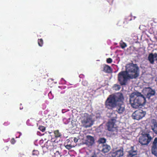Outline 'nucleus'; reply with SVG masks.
Wrapping results in <instances>:
<instances>
[{"label": "nucleus", "instance_id": "obj_1", "mask_svg": "<svg viewBox=\"0 0 157 157\" xmlns=\"http://www.w3.org/2000/svg\"><path fill=\"white\" fill-rule=\"evenodd\" d=\"M124 100L123 94L121 93L110 95L105 102V108L112 110L116 107L117 112L119 113H122L125 109L124 106L123 104Z\"/></svg>", "mask_w": 157, "mask_h": 157}, {"label": "nucleus", "instance_id": "obj_2", "mask_svg": "<svg viewBox=\"0 0 157 157\" xmlns=\"http://www.w3.org/2000/svg\"><path fill=\"white\" fill-rule=\"evenodd\" d=\"M126 72L130 76V78H136L137 77V66L132 63L127 64L125 67Z\"/></svg>", "mask_w": 157, "mask_h": 157}, {"label": "nucleus", "instance_id": "obj_3", "mask_svg": "<svg viewBox=\"0 0 157 157\" xmlns=\"http://www.w3.org/2000/svg\"><path fill=\"white\" fill-rule=\"evenodd\" d=\"M80 120L82 126L85 128L90 127L93 124L91 117L87 113L82 114Z\"/></svg>", "mask_w": 157, "mask_h": 157}, {"label": "nucleus", "instance_id": "obj_4", "mask_svg": "<svg viewBox=\"0 0 157 157\" xmlns=\"http://www.w3.org/2000/svg\"><path fill=\"white\" fill-rule=\"evenodd\" d=\"M139 135V141L142 145H147L152 139L149 134L144 132H140Z\"/></svg>", "mask_w": 157, "mask_h": 157}, {"label": "nucleus", "instance_id": "obj_5", "mask_svg": "<svg viewBox=\"0 0 157 157\" xmlns=\"http://www.w3.org/2000/svg\"><path fill=\"white\" fill-rule=\"evenodd\" d=\"M130 76L124 71L119 72L118 75V80L121 85H124L126 84L128 78Z\"/></svg>", "mask_w": 157, "mask_h": 157}, {"label": "nucleus", "instance_id": "obj_6", "mask_svg": "<svg viewBox=\"0 0 157 157\" xmlns=\"http://www.w3.org/2000/svg\"><path fill=\"white\" fill-rule=\"evenodd\" d=\"M137 94L134 92L132 93L130 96L129 101L132 106L135 109L137 108Z\"/></svg>", "mask_w": 157, "mask_h": 157}, {"label": "nucleus", "instance_id": "obj_7", "mask_svg": "<svg viewBox=\"0 0 157 157\" xmlns=\"http://www.w3.org/2000/svg\"><path fill=\"white\" fill-rule=\"evenodd\" d=\"M143 93L146 96L147 98L149 99L150 98L154 96L155 94V90H153L150 87H145L143 90Z\"/></svg>", "mask_w": 157, "mask_h": 157}, {"label": "nucleus", "instance_id": "obj_8", "mask_svg": "<svg viewBox=\"0 0 157 157\" xmlns=\"http://www.w3.org/2000/svg\"><path fill=\"white\" fill-rule=\"evenodd\" d=\"M115 122L116 120L115 119H111L107 123L106 125L109 131L114 130V129L116 128Z\"/></svg>", "mask_w": 157, "mask_h": 157}, {"label": "nucleus", "instance_id": "obj_9", "mask_svg": "<svg viewBox=\"0 0 157 157\" xmlns=\"http://www.w3.org/2000/svg\"><path fill=\"white\" fill-rule=\"evenodd\" d=\"M151 152L152 154L157 156V137H155L152 143Z\"/></svg>", "mask_w": 157, "mask_h": 157}, {"label": "nucleus", "instance_id": "obj_10", "mask_svg": "<svg viewBox=\"0 0 157 157\" xmlns=\"http://www.w3.org/2000/svg\"><path fill=\"white\" fill-rule=\"evenodd\" d=\"M48 140L44 144V146L49 150H51L53 149L55 146H56L57 143L55 142V141Z\"/></svg>", "mask_w": 157, "mask_h": 157}, {"label": "nucleus", "instance_id": "obj_11", "mask_svg": "<svg viewBox=\"0 0 157 157\" xmlns=\"http://www.w3.org/2000/svg\"><path fill=\"white\" fill-rule=\"evenodd\" d=\"M146 102L145 98L140 93L138 92V104L139 105H144Z\"/></svg>", "mask_w": 157, "mask_h": 157}, {"label": "nucleus", "instance_id": "obj_12", "mask_svg": "<svg viewBox=\"0 0 157 157\" xmlns=\"http://www.w3.org/2000/svg\"><path fill=\"white\" fill-rule=\"evenodd\" d=\"M157 53H155L154 54L152 53H151L149 54L148 59L151 64H154L155 60H157Z\"/></svg>", "mask_w": 157, "mask_h": 157}, {"label": "nucleus", "instance_id": "obj_13", "mask_svg": "<svg viewBox=\"0 0 157 157\" xmlns=\"http://www.w3.org/2000/svg\"><path fill=\"white\" fill-rule=\"evenodd\" d=\"M124 155V151L123 148L117 150L112 154L113 157H121Z\"/></svg>", "mask_w": 157, "mask_h": 157}, {"label": "nucleus", "instance_id": "obj_14", "mask_svg": "<svg viewBox=\"0 0 157 157\" xmlns=\"http://www.w3.org/2000/svg\"><path fill=\"white\" fill-rule=\"evenodd\" d=\"M86 141L89 144V145H92L94 143V137L90 136H86Z\"/></svg>", "mask_w": 157, "mask_h": 157}, {"label": "nucleus", "instance_id": "obj_15", "mask_svg": "<svg viewBox=\"0 0 157 157\" xmlns=\"http://www.w3.org/2000/svg\"><path fill=\"white\" fill-rule=\"evenodd\" d=\"M111 149L110 147L106 144H103L102 145V149L101 151L104 153L108 152Z\"/></svg>", "mask_w": 157, "mask_h": 157}, {"label": "nucleus", "instance_id": "obj_16", "mask_svg": "<svg viewBox=\"0 0 157 157\" xmlns=\"http://www.w3.org/2000/svg\"><path fill=\"white\" fill-rule=\"evenodd\" d=\"M128 154L127 157H137V152L136 151L130 150L128 152Z\"/></svg>", "mask_w": 157, "mask_h": 157}, {"label": "nucleus", "instance_id": "obj_17", "mask_svg": "<svg viewBox=\"0 0 157 157\" xmlns=\"http://www.w3.org/2000/svg\"><path fill=\"white\" fill-rule=\"evenodd\" d=\"M103 71L106 73H111L112 72V70L110 67L105 65L104 67Z\"/></svg>", "mask_w": 157, "mask_h": 157}, {"label": "nucleus", "instance_id": "obj_18", "mask_svg": "<svg viewBox=\"0 0 157 157\" xmlns=\"http://www.w3.org/2000/svg\"><path fill=\"white\" fill-rule=\"evenodd\" d=\"M146 112L141 109H139L138 111V120L141 119L144 117L146 114Z\"/></svg>", "mask_w": 157, "mask_h": 157}, {"label": "nucleus", "instance_id": "obj_19", "mask_svg": "<svg viewBox=\"0 0 157 157\" xmlns=\"http://www.w3.org/2000/svg\"><path fill=\"white\" fill-rule=\"evenodd\" d=\"M54 133L55 135V136L56 138L60 137L61 136V134L59 132L58 130H56L54 132Z\"/></svg>", "mask_w": 157, "mask_h": 157}, {"label": "nucleus", "instance_id": "obj_20", "mask_svg": "<svg viewBox=\"0 0 157 157\" xmlns=\"http://www.w3.org/2000/svg\"><path fill=\"white\" fill-rule=\"evenodd\" d=\"M106 139L104 138H101L98 140L99 144H104L106 142Z\"/></svg>", "mask_w": 157, "mask_h": 157}, {"label": "nucleus", "instance_id": "obj_21", "mask_svg": "<svg viewBox=\"0 0 157 157\" xmlns=\"http://www.w3.org/2000/svg\"><path fill=\"white\" fill-rule=\"evenodd\" d=\"M132 117L134 119H137V110L135 111L132 115Z\"/></svg>", "mask_w": 157, "mask_h": 157}, {"label": "nucleus", "instance_id": "obj_22", "mask_svg": "<svg viewBox=\"0 0 157 157\" xmlns=\"http://www.w3.org/2000/svg\"><path fill=\"white\" fill-rule=\"evenodd\" d=\"M38 45L40 46H42L43 44V41L42 39H38Z\"/></svg>", "mask_w": 157, "mask_h": 157}, {"label": "nucleus", "instance_id": "obj_23", "mask_svg": "<svg viewBox=\"0 0 157 157\" xmlns=\"http://www.w3.org/2000/svg\"><path fill=\"white\" fill-rule=\"evenodd\" d=\"M151 129L155 133L157 134V125L154 126H152Z\"/></svg>", "mask_w": 157, "mask_h": 157}, {"label": "nucleus", "instance_id": "obj_24", "mask_svg": "<svg viewBox=\"0 0 157 157\" xmlns=\"http://www.w3.org/2000/svg\"><path fill=\"white\" fill-rule=\"evenodd\" d=\"M61 153L59 151H57L55 153V157H61Z\"/></svg>", "mask_w": 157, "mask_h": 157}, {"label": "nucleus", "instance_id": "obj_25", "mask_svg": "<svg viewBox=\"0 0 157 157\" xmlns=\"http://www.w3.org/2000/svg\"><path fill=\"white\" fill-rule=\"evenodd\" d=\"M39 154V152L38 150H34L33 151L32 153L33 155H38Z\"/></svg>", "mask_w": 157, "mask_h": 157}, {"label": "nucleus", "instance_id": "obj_26", "mask_svg": "<svg viewBox=\"0 0 157 157\" xmlns=\"http://www.w3.org/2000/svg\"><path fill=\"white\" fill-rule=\"evenodd\" d=\"M132 20V19L131 17H128L127 18H125L124 21L123 23L124 24H127L128 23V21H130Z\"/></svg>", "mask_w": 157, "mask_h": 157}, {"label": "nucleus", "instance_id": "obj_27", "mask_svg": "<svg viewBox=\"0 0 157 157\" xmlns=\"http://www.w3.org/2000/svg\"><path fill=\"white\" fill-rule=\"evenodd\" d=\"M114 87L115 90H119L121 88L120 86L117 84H115L114 86Z\"/></svg>", "mask_w": 157, "mask_h": 157}, {"label": "nucleus", "instance_id": "obj_28", "mask_svg": "<svg viewBox=\"0 0 157 157\" xmlns=\"http://www.w3.org/2000/svg\"><path fill=\"white\" fill-rule=\"evenodd\" d=\"M120 44L121 47L122 48H124L127 46L126 44L123 42L121 43Z\"/></svg>", "mask_w": 157, "mask_h": 157}, {"label": "nucleus", "instance_id": "obj_29", "mask_svg": "<svg viewBox=\"0 0 157 157\" xmlns=\"http://www.w3.org/2000/svg\"><path fill=\"white\" fill-rule=\"evenodd\" d=\"M39 129L42 132H44L45 130V127L43 126H40L39 127Z\"/></svg>", "mask_w": 157, "mask_h": 157}, {"label": "nucleus", "instance_id": "obj_30", "mask_svg": "<svg viewBox=\"0 0 157 157\" xmlns=\"http://www.w3.org/2000/svg\"><path fill=\"white\" fill-rule=\"evenodd\" d=\"M82 85L85 86H87L88 85V83L86 80H83L82 82Z\"/></svg>", "mask_w": 157, "mask_h": 157}, {"label": "nucleus", "instance_id": "obj_31", "mask_svg": "<svg viewBox=\"0 0 157 157\" xmlns=\"http://www.w3.org/2000/svg\"><path fill=\"white\" fill-rule=\"evenodd\" d=\"M65 147L68 150L70 149L72 147V146L71 144H67L65 146Z\"/></svg>", "mask_w": 157, "mask_h": 157}, {"label": "nucleus", "instance_id": "obj_32", "mask_svg": "<svg viewBox=\"0 0 157 157\" xmlns=\"http://www.w3.org/2000/svg\"><path fill=\"white\" fill-rule=\"evenodd\" d=\"M112 59L111 58H109L107 59L106 62L107 63H112Z\"/></svg>", "mask_w": 157, "mask_h": 157}, {"label": "nucleus", "instance_id": "obj_33", "mask_svg": "<svg viewBox=\"0 0 157 157\" xmlns=\"http://www.w3.org/2000/svg\"><path fill=\"white\" fill-rule=\"evenodd\" d=\"M152 123L153 124V126L157 125V122L156 120L154 119L152 120Z\"/></svg>", "mask_w": 157, "mask_h": 157}, {"label": "nucleus", "instance_id": "obj_34", "mask_svg": "<svg viewBox=\"0 0 157 157\" xmlns=\"http://www.w3.org/2000/svg\"><path fill=\"white\" fill-rule=\"evenodd\" d=\"M10 142L12 144H14L15 143L16 141L13 138L11 139Z\"/></svg>", "mask_w": 157, "mask_h": 157}, {"label": "nucleus", "instance_id": "obj_35", "mask_svg": "<svg viewBox=\"0 0 157 157\" xmlns=\"http://www.w3.org/2000/svg\"><path fill=\"white\" fill-rule=\"evenodd\" d=\"M135 37L136 38V39H135V38H134V37H133L132 39L133 40H135V42L136 43L137 42V36Z\"/></svg>", "mask_w": 157, "mask_h": 157}, {"label": "nucleus", "instance_id": "obj_36", "mask_svg": "<svg viewBox=\"0 0 157 157\" xmlns=\"http://www.w3.org/2000/svg\"><path fill=\"white\" fill-rule=\"evenodd\" d=\"M78 139L76 137H75L74 139V141L75 143H77L78 141Z\"/></svg>", "mask_w": 157, "mask_h": 157}, {"label": "nucleus", "instance_id": "obj_37", "mask_svg": "<svg viewBox=\"0 0 157 157\" xmlns=\"http://www.w3.org/2000/svg\"><path fill=\"white\" fill-rule=\"evenodd\" d=\"M19 134H20L19 137L21 135V132H19Z\"/></svg>", "mask_w": 157, "mask_h": 157}, {"label": "nucleus", "instance_id": "obj_38", "mask_svg": "<svg viewBox=\"0 0 157 157\" xmlns=\"http://www.w3.org/2000/svg\"><path fill=\"white\" fill-rule=\"evenodd\" d=\"M113 0H111V3H112V2H113Z\"/></svg>", "mask_w": 157, "mask_h": 157}, {"label": "nucleus", "instance_id": "obj_39", "mask_svg": "<svg viewBox=\"0 0 157 157\" xmlns=\"http://www.w3.org/2000/svg\"><path fill=\"white\" fill-rule=\"evenodd\" d=\"M108 2H110L108 0Z\"/></svg>", "mask_w": 157, "mask_h": 157}, {"label": "nucleus", "instance_id": "obj_40", "mask_svg": "<svg viewBox=\"0 0 157 157\" xmlns=\"http://www.w3.org/2000/svg\"><path fill=\"white\" fill-rule=\"evenodd\" d=\"M138 70H139V67H138Z\"/></svg>", "mask_w": 157, "mask_h": 157}]
</instances>
